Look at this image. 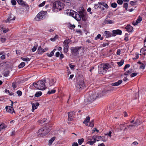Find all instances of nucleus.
Returning a JSON list of instances; mask_svg holds the SVG:
<instances>
[{"label":"nucleus","mask_w":146,"mask_h":146,"mask_svg":"<svg viewBox=\"0 0 146 146\" xmlns=\"http://www.w3.org/2000/svg\"><path fill=\"white\" fill-rule=\"evenodd\" d=\"M113 34L112 36H115L116 35H121L122 34L121 31L119 29L114 30L112 31Z\"/></svg>","instance_id":"4468645a"},{"label":"nucleus","mask_w":146,"mask_h":146,"mask_svg":"<svg viewBox=\"0 0 146 146\" xmlns=\"http://www.w3.org/2000/svg\"><path fill=\"white\" fill-rule=\"evenodd\" d=\"M121 52V50L120 49H118L117 50V52H116L117 54L118 55H120V54Z\"/></svg>","instance_id":"bf43d9fd"},{"label":"nucleus","mask_w":146,"mask_h":146,"mask_svg":"<svg viewBox=\"0 0 146 146\" xmlns=\"http://www.w3.org/2000/svg\"><path fill=\"white\" fill-rule=\"evenodd\" d=\"M140 124V121L138 119H137L135 122L134 123V124L136 125H139Z\"/></svg>","instance_id":"37998d69"},{"label":"nucleus","mask_w":146,"mask_h":146,"mask_svg":"<svg viewBox=\"0 0 146 146\" xmlns=\"http://www.w3.org/2000/svg\"><path fill=\"white\" fill-rule=\"evenodd\" d=\"M17 93L18 94V96H21L22 94V92L20 90H18L17 92Z\"/></svg>","instance_id":"09e8293b"},{"label":"nucleus","mask_w":146,"mask_h":146,"mask_svg":"<svg viewBox=\"0 0 146 146\" xmlns=\"http://www.w3.org/2000/svg\"><path fill=\"white\" fill-rule=\"evenodd\" d=\"M32 110L33 111L34 110L36 109L37 107L39 105V103L38 102H36L35 103H32Z\"/></svg>","instance_id":"a211bd4d"},{"label":"nucleus","mask_w":146,"mask_h":146,"mask_svg":"<svg viewBox=\"0 0 146 146\" xmlns=\"http://www.w3.org/2000/svg\"><path fill=\"white\" fill-rule=\"evenodd\" d=\"M132 69H130L129 70H128L127 71L125 72L124 73V75H125L126 76L131 73L132 72Z\"/></svg>","instance_id":"473e14b6"},{"label":"nucleus","mask_w":146,"mask_h":146,"mask_svg":"<svg viewBox=\"0 0 146 146\" xmlns=\"http://www.w3.org/2000/svg\"><path fill=\"white\" fill-rule=\"evenodd\" d=\"M75 112L74 111H72L68 113V120L70 121L72 120L73 117H74V114Z\"/></svg>","instance_id":"ddd939ff"},{"label":"nucleus","mask_w":146,"mask_h":146,"mask_svg":"<svg viewBox=\"0 0 146 146\" xmlns=\"http://www.w3.org/2000/svg\"><path fill=\"white\" fill-rule=\"evenodd\" d=\"M101 35L100 34H98V35L96 37H95V40H97L98 39L100 38V37H101Z\"/></svg>","instance_id":"3c124183"},{"label":"nucleus","mask_w":146,"mask_h":146,"mask_svg":"<svg viewBox=\"0 0 146 146\" xmlns=\"http://www.w3.org/2000/svg\"><path fill=\"white\" fill-rule=\"evenodd\" d=\"M25 62H22L19 65L18 67L20 68H22L25 66Z\"/></svg>","instance_id":"72a5a7b5"},{"label":"nucleus","mask_w":146,"mask_h":146,"mask_svg":"<svg viewBox=\"0 0 146 146\" xmlns=\"http://www.w3.org/2000/svg\"><path fill=\"white\" fill-rule=\"evenodd\" d=\"M48 49V48H45L43 49L41 48V46H40L38 48L37 52H38V53L39 54H42L43 53L47 51Z\"/></svg>","instance_id":"9b49d317"},{"label":"nucleus","mask_w":146,"mask_h":146,"mask_svg":"<svg viewBox=\"0 0 146 146\" xmlns=\"http://www.w3.org/2000/svg\"><path fill=\"white\" fill-rule=\"evenodd\" d=\"M130 66V65L129 64H126L124 68V70H125V69L127 68H129Z\"/></svg>","instance_id":"5fc2aeb1"},{"label":"nucleus","mask_w":146,"mask_h":146,"mask_svg":"<svg viewBox=\"0 0 146 146\" xmlns=\"http://www.w3.org/2000/svg\"><path fill=\"white\" fill-rule=\"evenodd\" d=\"M137 75V74L136 73H133L130 75V76L131 77H133L136 76Z\"/></svg>","instance_id":"13d9d810"},{"label":"nucleus","mask_w":146,"mask_h":146,"mask_svg":"<svg viewBox=\"0 0 146 146\" xmlns=\"http://www.w3.org/2000/svg\"><path fill=\"white\" fill-rule=\"evenodd\" d=\"M103 137H101L100 136H94L92 137V139L94 140H95V141H96V140H97V141H100V140H101V139L102 140Z\"/></svg>","instance_id":"6ab92c4d"},{"label":"nucleus","mask_w":146,"mask_h":146,"mask_svg":"<svg viewBox=\"0 0 146 146\" xmlns=\"http://www.w3.org/2000/svg\"><path fill=\"white\" fill-rule=\"evenodd\" d=\"M21 59L25 61H29L30 60V59L28 58H24L22 57H21Z\"/></svg>","instance_id":"4c0bfd02"},{"label":"nucleus","mask_w":146,"mask_h":146,"mask_svg":"<svg viewBox=\"0 0 146 146\" xmlns=\"http://www.w3.org/2000/svg\"><path fill=\"white\" fill-rule=\"evenodd\" d=\"M103 66V69L104 71V72L106 73L108 70L109 68L110 67V65L107 63L105 64H102Z\"/></svg>","instance_id":"2eb2a0df"},{"label":"nucleus","mask_w":146,"mask_h":146,"mask_svg":"<svg viewBox=\"0 0 146 146\" xmlns=\"http://www.w3.org/2000/svg\"><path fill=\"white\" fill-rule=\"evenodd\" d=\"M72 146H78V144L76 142L73 143Z\"/></svg>","instance_id":"69168bd1"},{"label":"nucleus","mask_w":146,"mask_h":146,"mask_svg":"<svg viewBox=\"0 0 146 146\" xmlns=\"http://www.w3.org/2000/svg\"><path fill=\"white\" fill-rule=\"evenodd\" d=\"M46 80H40L37 82L36 83L34 82L33 85L35 88L38 89L43 90L46 88L45 83Z\"/></svg>","instance_id":"f257e3e1"},{"label":"nucleus","mask_w":146,"mask_h":146,"mask_svg":"<svg viewBox=\"0 0 146 146\" xmlns=\"http://www.w3.org/2000/svg\"><path fill=\"white\" fill-rule=\"evenodd\" d=\"M104 34L107 38L111 37L112 36L111 33L109 31H105L104 32Z\"/></svg>","instance_id":"b1692460"},{"label":"nucleus","mask_w":146,"mask_h":146,"mask_svg":"<svg viewBox=\"0 0 146 146\" xmlns=\"http://www.w3.org/2000/svg\"><path fill=\"white\" fill-rule=\"evenodd\" d=\"M79 13L80 15L82 20L84 21H86L87 19V15L83 11L79 12Z\"/></svg>","instance_id":"1a4fd4ad"},{"label":"nucleus","mask_w":146,"mask_h":146,"mask_svg":"<svg viewBox=\"0 0 146 146\" xmlns=\"http://www.w3.org/2000/svg\"><path fill=\"white\" fill-rule=\"evenodd\" d=\"M117 3H112L111 4V6L113 8H116L117 7Z\"/></svg>","instance_id":"79ce46f5"},{"label":"nucleus","mask_w":146,"mask_h":146,"mask_svg":"<svg viewBox=\"0 0 146 146\" xmlns=\"http://www.w3.org/2000/svg\"><path fill=\"white\" fill-rule=\"evenodd\" d=\"M136 3V2H134L133 1H132L130 2V4L131 5L133 6Z\"/></svg>","instance_id":"4d7b16f0"},{"label":"nucleus","mask_w":146,"mask_h":146,"mask_svg":"<svg viewBox=\"0 0 146 146\" xmlns=\"http://www.w3.org/2000/svg\"><path fill=\"white\" fill-rule=\"evenodd\" d=\"M69 66L71 69H73L75 67L74 66L70 64H69Z\"/></svg>","instance_id":"0e129e2a"},{"label":"nucleus","mask_w":146,"mask_h":146,"mask_svg":"<svg viewBox=\"0 0 146 146\" xmlns=\"http://www.w3.org/2000/svg\"><path fill=\"white\" fill-rule=\"evenodd\" d=\"M58 36L56 35L54 37L51 38L50 39L52 41H54L58 38Z\"/></svg>","instance_id":"f704fd0d"},{"label":"nucleus","mask_w":146,"mask_h":146,"mask_svg":"<svg viewBox=\"0 0 146 146\" xmlns=\"http://www.w3.org/2000/svg\"><path fill=\"white\" fill-rule=\"evenodd\" d=\"M112 132L111 131H110L108 133H107L106 134V135H108L110 137H111V134Z\"/></svg>","instance_id":"603ef678"},{"label":"nucleus","mask_w":146,"mask_h":146,"mask_svg":"<svg viewBox=\"0 0 146 146\" xmlns=\"http://www.w3.org/2000/svg\"><path fill=\"white\" fill-rule=\"evenodd\" d=\"M142 18L140 17H139L135 22H133V25H137L138 23H140V22L142 21Z\"/></svg>","instance_id":"412c9836"},{"label":"nucleus","mask_w":146,"mask_h":146,"mask_svg":"<svg viewBox=\"0 0 146 146\" xmlns=\"http://www.w3.org/2000/svg\"><path fill=\"white\" fill-rule=\"evenodd\" d=\"M64 8L63 3L60 1L54 2L53 5L52 10L54 11H58Z\"/></svg>","instance_id":"7ed1b4c3"},{"label":"nucleus","mask_w":146,"mask_h":146,"mask_svg":"<svg viewBox=\"0 0 146 146\" xmlns=\"http://www.w3.org/2000/svg\"><path fill=\"white\" fill-rule=\"evenodd\" d=\"M8 16L7 19L5 21V22L6 23L8 22L10 23L12 21H14L15 20V17L13 15H8Z\"/></svg>","instance_id":"9d476101"},{"label":"nucleus","mask_w":146,"mask_h":146,"mask_svg":"<svg viewBox=\"0 0 146 146\" xmlns=\"http://www.w3.org/2000/svg\"><path fill=\"white\" fill-rule=\"evenodd\" d=\"M124 62V60L123 59H122L119 62H117V64L119 65V66H122Z\"/></svg>","instance_id":"2f4dec72"},{"label":"nucleus","mask_w":146,"mask_h":146,"mask_svg":"<svg viewBox=\"0 0 146 146\" xmlns=\"http://www.w3.org/2000/svg\"><path fill=\"white\" fill-rule=\"evenodd\" d=\"M138 144V143L137 141H134L133 143H132V145H137Z\"/></svg>","instance_id":"774afa93"},{"label":"nucleus","mask_w":146,"mask_h":146,"mask_svg":"<svg viewBox=\"0 0 146 146\" xmlns=\"http://www.w3.org/2000/svg\"><path fill=\"white\" fill-rule=\"evenodd\" d=\"M98 69L99 72L100 73V74H104L106 73V72H104V71L103 70V66H102V64H101L99 65L98 66Z\"/></svg>","instance_id":"f3484780"},{"label":"nucleus","mask_w":146,"mask_h":146,"mask_svg":"<svg viewBox=\"0 0 146 146\" xmlns=\"http://www.w3.org/2000/svg\"><path fill=\"white\" fill-rule=\"evenodd\" d=\"M125 29L127 31L131 32L133 29V27L129 25H127L125 27Z\"/></svg>","instance_id":"5701e85b"},{"label":"nucleus","mask_w":146,"mask_h":146,"mask_svg":"<svg viewBox=\"0 0 146 146\" xmlns=\"http://www.w3.org/2000/svg\"><path fill=\"white\" fill-rule=\"evenodd\" d=\"M86 86L84 84V82L82 80L78 82L76 85V88L79 91L82 90Z\"/></svg>","instance_id":"39448f33"},{"label":"nucleus","mask_w":146,"mask_h":146,"mask_svg":"<svg viewBox=\"0 0 146 146\" xmlns=\"http://www.w3.org/2000/svg\"><path fill=\"white\" fill-rule=\"evenodd\" d=\"M9 75V72L8 71L5 72L4 73V76H7Z\"/></svg>","instance_id":"864d4df0"},{"label":"nucleus","mask_w":146,"mask_h":146,"mask_svg":"<svg viewBox=\"0 0 146 146\" xmlns=\"http://www.w3.org/2000/svg\"><path fill=\"white\" fill-rule=\"evenodd\" d=\"M104 23L105 24H113L114 23V21H113L111 20H106L104 21Z\"/></svg>","instance_id":"a878e982"},{"label":"nucleus","mask_w":146,"mask_h":146,"mask_svg":"<svg viewBox=\"0 0 146 146\" xmlns=\"http://www.w3.org/2000/svg\"><path fill=\"white\" fill-rule=\"evenodd\" d=\"M70 40L69 39H66L63 42L64 50L65 53H67L68 51V44L70 42Z\"/></svg>","instance_id":"6e6552de"},{"label":"nucleus","mask_w":146,"mask_h":146,"mask_svg":"<svg viewBox=\"0 0 146 146\" xmlns=\"http://www.w3.org/2000/svg\"><path fill=\"white\" fill-rule=\"evenodd\" d=\"M36 47L35 46L32 48V52H34L36 51Z\"/></svg>","instance_id":"e2e57ef3"},{"label":"nucleus","mask_w":146,"mask_h":146,"mask_svg":"<svg viewBox=\"0 0 146 146\" xmlns=\"http://www.w3.org/2000/svg\"><path fill=\"white\" fill-rule=\"evenodd\" d=\"M117 3L119 5H122L123 3V0H118Z\"/></svg>","instance_id":"8fccbe9b"},{"label":"nucleus","mask_w":146,"mask_h":146,"mask_svg":"<svg viewBox=\"0 0 146 146\" xmlns=\"http://www.w3.org/2000/svg\"><path fill=\"white\" fill-rule=\"evenodd\" d=\"M11 3L13 5H15L16 4V1L15 0H11Z\"/></svg>","instance_id":"a18cd8bd"},{"label":"nucleus","mask_w":146,"mask_h":146,"mask_svg":"<svg viewBox=\"0 0 146 146\" xmlns=\"http://www.w3.org/2000/svg\"><path fill=\"white\" fill-rule=\"evenodd\" d=\"M18 4L23 6H26L27 4L22 0H17Z\"/></svg>","instance_id":"aec40b11"},{"label":"nucleus","mask_w":146,"mask_h":146,"mask_svg":"<svg viewBox=\"0 0 146 146\" xmlns=\"http://www.w3.org/2000/svg\"><path fill=\"white\" fill-rule=\"evenodd\" d=\"M122 82V80H119L117 82H115L112 84L111 85L112 86H118L121 84Z\"/></svg>","instance_id":"4be33fe9"},{"label":"nucleus","mask_w":146,"mask_h":146,"mask_svg":"<svg viewBox=\"0 0 146 146\" xmlns=\"http://www.w3.org/2000/svg\"><path fill=\"white\" fill-rule=\"evenodd\" d=\"M48 132L45 127L40 129L38 132V137H42L46 135Z\"/></svg>","instance_id":"0eeeda50"},{"label":"nucleus","mask_w":146,"mask_h":146,"mask_svg":"<svg viewBox=\"0 0 146 146\" xmlns=\"http://www.w3.org/2000/svg\"><path fill=\"white\" fill-rule=\"evenodd\" d=\"M56 82V80L54 79H52L49 81V85L52 86L54 85Z\"/></svg>","instance_id":"393cba45"},{"label":"nucleus","mask_w":146,"mask_h":146,"mask_svg":"<svg viewBox=\"0 0 146 146\" xmlns=\"http://www.w3.org/2000/svg\"><path fill=\"white\" fill-rule=\"evenodd\" d=\"M56 92V90H52L51 91H49L47 93V94H54Z\"/></svg>","instance_id":"58836bf2"},{"label":"nucleus","mask_w":146,"mask_h":146,"mask_svg":"<svg viewBox=\"0 0 146 146\" xmlns=\"http://www.w3.org/2000/svg\"><path fill=\"white\" fill-rule=\"evenodd\" d=\"M88 140H90V141H88L87 142V143L91 145H92L96 141L95 140H93L91 141V139H88Z\"/></svg>","instance_id":"7c9ffc66"},{"label":"nucleus","mask_w":146,"mask_h":146,"mask_svg":"<svg viewBox=\"0 0 146 146\" xmlns=\"http://www.w3.org/2000/svg\"><path fill=\"white\" fill-rule=\"evenodd\" d=\"M42 94V93L41 91L36 92L35 96L36 97H38L40 96Z\"/></svg>","instance_id":"c756f323"},{"label":"nucleus","mask_w":146,"mask_h":146,"mask_svg":"<svg viewBox=\"0 0 146 146\" xmlns=\"http://www.w3.org/2000/svg\"><path fill=\"white\" fill-rule=\"evenodd\" d=\"M128 5V4L127 3H124L123 4V7L125 8L126 10H127V9Z\"/></svg>","instance_id":"c03bdc74"},{"label":"nucleus","mask_w":146,"mask_h":146,"mask_svg":"<svg viewBox=\"0 0 146 146\" xmlns=\"http://www.w3.org/2000/svg\"><path fill=\"white\" fill-rule=\"evenodd\" d=\"M2 30H3V33H7V32H8L9 31V30L8 29H5L4 30V28H3V29H2Z\"/></svg>","instance_id":"6e6d98bb"},{"label":"nucleus","mask_w":146,"mask_h":146,"mask_svg":"<svg viewBox=\"0 0 146 146\" xmlns=\"http://www.w3.org/2000/svg\"><path fill=\"white\" fill-rule=\"evenodd\" d=\"M119 127L121 130H122L124 127H125L124 130L126 129V127L125 126V125L123 124H120L119 125Z\"/></svg>","instance_id":"ea45409f"},{"label":"nucleus","mask_w":146,"mask_h":146,"mask_svg":"<svg viewBox=\"0 0 146 146\" xmlns=\"http://www.w3.org/2000/svg\"><path fill=\"white\" fill-rule=\"evenodd\" d=\"M84 139L82 138L78 139V142L79 145H81L83 142H84Z\"/></svg>","instance_id":"e433bc0d"},{"label":"nucleus","mask_w":146,"mask_h":146,"mask_svg":"<svg viewBox=\"0 0 146 146\" xmlns=\"http://www.w3.org/2000/svg\"><path fill=\"white\" fill-rule=\"evenodd\" d=\"M7 126L4 123H2L0 125V131L2 130L3 129L6 128Z\"/></svg>","instance_id":"cd10ccee"},{"label":"nucleus","mask_w":146,"mask_h":146,"mask_svg":"<svg viewBox=\"0 0 146 146\" xmlns=\"http://www.w3.org/2000/svg\"><path fill=\"white\" fill-rule=\"evenodd\" d=\"M90 96L88 98V100L90 102H91L95 100L97 97H100L103 96V95L101 93H98L95 92H89Z\"/></svg>","instance_id":"f03ea898"},{"label":"nucleus","mask_w":146,"mask_h":146,"mask_svg":"<svg viewBox=\"0 0 146 146\" xmlns=\"http://www.w3.org/2000/svg\"><path fill=\"white\" fill-rule=\"evenodd\" d=\"M72 15H73V17L77 21H80V20L81 19V16L80 13L78 14V13L75 12V13H74Z\"/></svg>","instance_id":"f8f14e48"},{"label":"nucleus","mask_w":146,"mask_h":146,"mask_svg":"<svg viewBox=\"0 0 146 146\" xmlns=\"http://www.w3.org/2000/svg\"><path fill=\"white\" fill-rule=\"evenodd\" d=\"M55 137H53L52 138L50 139L49 141V145H51L53 141L55 140Z\"/></svg>","instance_id":"c85d7f7f"},{"label":"nucleus","mask_w":146,"mask_h":146,"mask_svg":"<svg viewBox=\"0 0 146 146\" xmlns=\"http://www.w3.org/2000/svg\"><path fill=\"white\" fill-rule=\"evenodd\" d=\"M5 109L8 112L13 113V112H15L13 107H11L9 106H6L5 107Z\"/></svg>","instance_id":"dca6fc26"},{"label":"nucleus","mask_w":146,"mask_h":146,"mask_svg":"<svg viewBox=\"0 0 146 146\" xmlns=\"http://www.w3.org/2000/svg\"><path fill=\"white\" fill-rule=\"evenodd\" d=\"M137 63L140 64V68L142 69H144L145 68V65L143 63L139 61Z\"/></svg>","instance_id":"bb28decb"},{"label":"nucleus","mask_w":146,"mask_h":146,"mask_svg":"<svg viewBox=\"0 0 146 146\" xmlns=\"http://www.w3.org/2000/svg\"><path fill=\"white\" fill-rule=\"evenodd\" d=\"M104 7H105V8H106L107 9H108V8L109 7L108 6V5L105 3H104L103 5Z\"/></svg>","instance_id":"052dcab7"},{"label":"nucleus","mask_w":146,"mask_h":146,"mask_svg":"<svg viewBox=\"0 0 146 146\" xmlns=\"http://www.w3.org/2000/svg\"><path fill=\"white\" fill-rule=\"evenodd\" d=\"M90 119V117H87L83 121L84 123H88L89 122Z\"/></svg>","instance_id":"c9c22d12"},{"label":"nucleus","mask_w":146,"mask_h":146,"mask_svg":"<svg viewBox=\"0 0 146 146\" xmlns=\"http://www.w3.org/2000/svg\"><path fill=\"white\" fill-rule=\"evenodd\" d=\"M45 14L43 11L40 12L35 17V19L36 21H40L45 18Z\"/></svg>","instance_id":"423d86ee"},{"label":"nucleus","mask_w":146,"mask_h":146,"mask_svg":"<svg viewBox=\"0 0 146 146\" xmlns=\"http://www.w3.org/2000/svg\"><path fill=\"white\" fill-rule=\"evenodd\" d=\"M75 26L74 25H70V29H73L75 27Z\"/></svg>","instance_id":"680f3d73"},{"label":"nucleus","mask_w":146,"mask_h":146,"mask_svg":"<svg viewBox=\"0 0 146 146\" xmlns=\"http://www.w3.org/2000/svg\"><path fill=\"white\" fill-rule=\"evenodd\" d=\"M45 3V1H44L43 2H42V3H40L38 5V7H43V6L44 5Z\"/></svg>","instance_id":"49530a36"},{"label":"nucleus","mask_w":146,"mask_h":146,"mask_svg":"<svg viewBox=\"0 0 146 146\" xmlns=\"http://www.w3.org/2000/svg\"><path fill=\"white\" fill-rule=\"evenodd\" d=\"M12 87L15 89L17 87V83L15 82H13L12 84Z\"/></svg>","instance_id":"a19ab883"},{"label":"nucleus","mask_w":146,"mask_h":146,"mask_svg":"<svg viewBox=\"0 0 146 146\" xmlns=\"http://www.w3.org/2000/svg\"><path fill=\"white\" fill-rule=\"evenodd\" d=\"M146 50V46H144L142 49L141 50V51H145Z\"/></svg>","instance_id":"338daca9"},{"label":"nucleus","mask_w":146,"mask_h":146,"mask_svg":"<svg viewBox=\"0 0 146 146\" xmlns=\"http://www.w3.org/2000/svg\"><path fill=\"white\" fill-rule=\"evenodd\" d=\"M81 48V46L71 47L70 48L71 53L74 56H77L79 54V51Z\"/></svg>","instance_id":"20e7f679"},{"label":"nucleus","mask_w":146,"mask_h":146,"mask_svg":"<svg viewBox=\"0 0 146 146\" xmlns=\"http://www.w3.org/2000/svg\"><path fill=\"white\" fill-rule=\"evenodd\" d=\"M89 126L91 127H93L94 126V121L92 120L90 123Z\"/></svg>","instance_id":"de8ad7c7"}]
</instances>
